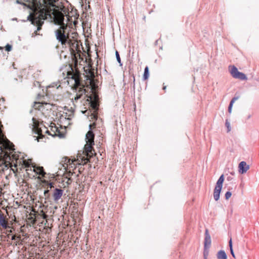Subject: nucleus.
Instances as JSON below:
<instances>
[{
  "instance_id": "obj_1",
  "label": "nucleus",
  "mask_w": 259,
  "mask_h": 259,
  "mask_svg": "<svg viewBox=\"0 0 259 259\" xmlns=\"http://www.w3.org/2000/svg\"><path fill=\"white\" fill-rule=\"evenodd\" d=\"M66 45L70 48L73 61V63L69 66L71 70L67 73L68 79L67 81L68 83H70L71 81H73V89L76 90L77 88H79L81 89L78 91V94L74 99L76 101L82 96L84 92L82 89V85L81 83V73L77 68L78 62H79L80 63L83 60V54L80 50L79 43L76 40L69 38L67 41Z\"/></svg>"
},
{
  "instance_id": "obj_2",
  "label": "nucleus",
  "mask_w": 259,
  "mask_h": 259,
  "mask_svg": "<svg viewBox=\"0 0 259 259\" xmlns=\"http://www.w3.org/2000/svg\"><path fill=\"white\" fill-rule=\"evenodd\" d=\"M48 16H51L50 11L46 8H42L39 10L36 9L29 15L28 19L32 24L37 27V30L34 32L36 35L37 31L41 29L44 20L47 18Z\"/></svg>"
},
{
  "instance_id": "obj_3",
  "label": "nucleus",
  "mask_w": 259,
  "mask_h": 259,
  "mask_svg": "<svg viewBox=\"0 0 259 259\" xmlns=\"http://www.w3.org/2000/svg\"><path fill=\"white\" fill-rule=\"evenodd\" d=\"M71 88L73 92L75 93V96L74 98H72V101L73 103H77L79 99H85L87 98V99L85 100L86 102L88 103L89 104H90V106L95 110L97 111L98 109V106H99V103H98V96L97 95L94 94V99H93V97L91 96H88L85 95L86 90L84 89V85L83 84V82H82V78H81V83L82 85V89L84 90V93L82 94V96H81L80 98L76 100V101L74 100L75 98V97L78 94V91L80 90L79 88H77L76 90L73 89V81H71Z\"/></svg>"
},
{
  "instance_id": "obj_4",
  "label": "nucleus",
  "mask_w": 259,
  "mask_h": 259,
  "mask_svg": "<svg viewBox=\"0 0 259 259\" xmlns=\"http://www.w3.org/2000/svg\"><path fill=\"white\" fill-rule=\"evenodd\" d=\"M70 28L67 24H63L56 31L57 39L61 42L62 45L66 46L67 41L70 38L69 36V31Z\"/></svg>"
},
{
  "instance_id": "obj_5",
  "label": "nucleus",
  "mask_w": 259,
  "mask_h": 259,
  "mask_svg": "<svg viewBox=\"0 0 259 259\" xmlns=\"http://www.w3.org/2000/svg\"><path fill=\"white\" fill-rule=\"evenodd\" d=\"M44 98V96L38 95L36 101L34 102L33 106L35 109L40 111L43 114H45L46 110H51L50 104L46 102Z\"/></svg>"
},
{
  "instance_id": "obj_6",
  "label": "nucleus",
  "mask_w": 259,
  "mask_h": 259,
  "mask_svg": "<svg viewBox=\"0 0 259 259\" xmlns=\"http://www.w3.org/2000/svg\"><path fill=\"white\" fill-rule=\"evenodd\" d=\"M94 144L87 143L84 146V152L85 153L84 156L81 157L80 156L79 158L81 161L82 164L84 165L90 161L89 158H91L93 155H96L93 146Z\"/></svg>"
},
{
  "instance_id": "obj_7",
  "label": "nucleus",
  "mask_w": 259,
  "mask_h": 259,
  "mask_svg": "<svg viewBox=\"0 0 259 259\" xmlns=\"http://www.w3.org/2000/svg\"><path fill=\"white\" fill-rule=\"evenodd\" d=\"M63 166L66 169H68L70 171L71 169H73L76 167L77 164H82L81 161L79 158L77 159H70L67 157H64L62 158L61 161Z\"/></svg>"
},
{
  "instance_id": "obj_8",
  "label": "nucleus",
  "mask_w": 259,
  "mask_h": 259,
  "mask_svg": "<svg viewBox=\"0 0 259 259\" xmlns=\"http://www.w3.org/2000/svg\"><path fill=\"white\" fill-rule=\"evenodd\" d=\"M224 180V176L222 174L217 181L215 188L213 190V198L215 201H218L220 199V194L222 190Z\"/></svg>"
},
{
  "instance_id": "obj_9",
  "label": "nucleus",
  "mask_w": 259,
  "mask_h": 259,
  "mask_svg": "<svg viewBox=\"0 0 259 259\" xmlns=\"http://www.w3.org/2000/svg\"><path fill=\"white\" fill-rule=\"evenodd\" d=\"M231 75L234 78L239 79L241 80L247 79L246 75L243 72L238 71V68L234 65H230L229 67Z\"/></svg>"
},
{
  "instance_id": "obj_10",
  "label": "nucleus",
  "mask_w": 259,
  "mask_h": 259,
  "mask_svg": "<svg viewBox=\"0 0 259 259\" xmlns=\"http://www.w3.org/2000/svg\"><path fill=\"white\" fill-rule=\"evenodd\" d=\"M50 130L48 129L46 127L44 126L45 133L48 135L52 136V137L60 136H62L60 130L58 127L56 125V124L53 122H51L50 126Z\"/></svg>"
},
{
  "instance_id": "obj_11",
  "label": "nucleus",
  "mask_w": 259,
  "mask_h": 259,
  "mask_svg": "<svg viewBox=\"0 0 259 259\" xmlns=\"http://www.w3.org/2000/svg\"><path fill=\"white\" fill-rule=\"evenodd\" d=\"M33 121V127L32 130L34 133L38 135L37 139L38 140L39 139H42L44 137V136L42 134V130L41 127H40V125L42 124V123H40L36 118H32Z\"/></svg>"
},
{
  "instance_id": "obj_12",
  "label": "nucleus",
  "mask_w": 259,
  "mask_h": 259,
  "mask_svg": "<svg viewBox=\"0 0 259 259\" xmlns=\"http://www.w3.org/2000/svg\"><path fill=\"white\" fill-rule=\"evenodd\" d=\"M52 14L55 24L60 25V26L64 24L63 23L64 16L62 12L58 10H55L52 12Z\"/></svg>"
},
{
  "instance_id": "obj_13",
  "label": "nucleus",
  "mask_w": 259,
  "mask_h": 259,
  "mask_svg": "<svg viewBox=\"0 0 259 259\" xmlns=\"http://www.w3.org/2000/svg\"><path fill=\"white\" fill-rule=\"evenodd\" d=\"M249 168V165L247 164L244 161H241L238 165V171L240 174H244L246 172Z\"/></svg>"
},
{
  "instance_id": "obj_14",
  "label": "nucleus",
  "mask_w": 259,
  "mask_h": 259,
  "mask_svg": "<svg viewBox=\"0 0 259 259\" xmlns=\"http://www.w3.org/2000/svg\"><path fill=\"white\" fill-rule=\"evenodd\" d=\"M211 237L208 230L206 229L204 233V247H210L211 245Z\"/></svg>"
},
{
  "instance_id": "obj_15",
  "label": "nucleus",
  "mask_w": 259,
  "mask_h": 259,
  "mask_svg": "<svg viewBox=\"0 0 259 259\" xmlns=\"http://www.w3.org/2000/svg\"><path fill=\"white\" fill-rule=\"evenodd\" d=\"M63 195V190L62 189L56 188L53 194L54 200L56 202L58 201Z\"/></svg>"
},
{
  "instance_id": "obj_16",
  "label": "nucleus",
  "mask_w": 259,
  "mask_h": 259,
  "mask_svg": "<svg viewBox=\"0 0 259 259\" xmlns=\"http://www.w3.org/2000/svg\"><path fill=\"white\" fill-rule=\"evenodd\" d=\"M95 135L91 131H89L86 134V142L94 144Z\"/></svg>"
},
{
  "instance_id": "obj_17",
  "label": "nucleus",
  "mask_w": 259,
  "mask_h": 259,
  "mask_svg": "<svg viewBox=\"0 0 259 259\" xmlns=\"http://www.w3.org/2000/svg\"><path fill=\"white\" fill-rule=\"evenodd\" d=\"M33 170L37 175L41 176V177H45L46 172L44 171V169L42 166H33Z\"/></svg>"
},
{
  "instance_id": "obj_18",
  "label": "nucleus",
  "mask_w": 259,
  "mask_h": 259,
  "mask_svg": "<svg viewBox=\"0 0 259 259\" xmlns=\"http://www.w3.org/2000/svg\"><path fill=\"white\" fill-rule=\"evenodd\" d=\"M32 211L34 212H35V211L34 209H32ZM27 220L29 223L34 225L36 223V216L35 213H31L30 212L29 214V217L27 218Z\"/></svg>"
},
{
  "instance_id": "obj_19",
  "label": "nucleus",
  "mask_w": 259,
  "mask_h": 259,
  "mask_svg": "<svg viewBox=\"0 0 259 259\" xmlns=\"http://www.w3.org/2000/svg\"><path fill=\"white\" fill-rule=\"evenodd\" d=\"M0 226L4 229L8 227V221L4 214H0Z\"/></svg>"
},
{
  "instance_id": "obj_20",
  "label": "nucleus",
  "mask_w": 259,
  "mask_h": 259,
  "mask_svg": "<svg viewBox=\"0 0 259 259\" xmlns=\"http://www.w3.org/2000/svg\"><path fill=\"white\" fill-rule=\"evenodd\" d=\"M13 146H14V145L12 143H10L9 142L8 143L3 144L2 146L0 147V150L1 151V154H2V153L3 152V147L4 148H5V149H9V150H11L13 149Z\"/></svg>"
},
{
  "instance_id": "obj_21",
  "label": "nucleus",
  "mask_w": 259,
  "mask_h": 259,
  "mask_svg": "<svg viewBox=\"0 0 259 259\" xmlns=\"http://www.w3.org/2000/svg\"><path fill=\"white\" fill-rule=\"evenodd\" d=\"M218 259H227V255L225 251L223 250L219 251L217 254Z\"/></svg>"
},
{
  "instance_id": "obj_22",
  "label": "nucleus",
  "mask_w": 259,
  "mask_h": 259,
  "mask_svg": "<svg viewBox=\"0 0 259 259\" xmlns=\"http://www.w3.org/2000/svg\"><path fill=\"white\" fill-rule=\"evenodd\" d=\"M229 247L230 253H231L232 256L234 258H235V253L234 252L233 249V244H232V241L231 238H230V240L229 241Z\"/></svg>"
},
{
  "instance_id": "obj_23",
  "label": "nucleus",
  "mask_w": 259,
  "mask_h": 259,
  "mask_svg": "<svg viewBox=\"0 0 259 259\" xmlns=\"http://www.w3.org/2000/svg\"><path fill=\"white\" fill-rule=\"evenodd\" d=\"M210 247H204L203 249V258L207 259L209 253V249Z\"/></svg>"
},
{
  "instance_id": "obj_24",
  "label": "nucleus",
  "mask_w": 259,
  "mask_h": 259,
  "mask_svg": "<svg viewBox=\"0 0 259 259\" xmlns=\"http://www.w3.org/2000/svg\"><path fill=\"white\" fill-rule=\"evenodd\" d=\"M149 68L147 66V67H145V70H144V75H143L144 79L145 80L147 79L148 78V77H149Z\"/></svg>"
},
{
  "instance_id": "obj_25",
  "label": "nucleus",
  "mask_w": 259,
  "mask_h": 259,
  "mask_svg": "<svg viewBox=\"0 0 259 259\" xmlns=\"http://www.w3.org/2000/svg\"><path fill=\"white\" fill-rule=\"evenodd\" d=\"M42 2L46 6H53V0H42Z\"/></svg>"
},
{
  "instance_id": "obj_26",
  "label": "nucleus",
  "mask_w": 259,
  "mask_h": 259,
  "mask_svg": "<svg viewBox=\"0 0 259 259\" xmlns=\"http://www.w3.org/2000/svg\"><path fill=\"white\" fill-rule=\"evenodd\" d=\"M87 76L89 79H93L95 77L94 71L93 70H90L89 71V74L87 75Z\"/></svg>"
},
{
  "instance_id": "obj_27",
  "label": "nucleus",
  "mask_w": 259,
  "mask_h": 259,
  "mask_svg": "<svg viewBox=\"0 0 259 259\" xmlns=\"http://www.w3.org/2000/svg\"><path fill=\"white\" fill-rule=\"evenodd\" d=\"M91 118L92 120H97L98 118V113L97 111H94L91 115Z\"/></svg>"
},
{
  "instance_id": "obj_28",
  "label": "nucleus",
  "mask_w": 259,
  "mask_h": 259,
  "mask_svg": "<svg viewBox=\"0 0 259 259\" xmlns=\"http://www.w3.org/2000/svg\"><path fill=\"white\" fill-rule=\"evenodd\" d=\"M232 196V192L230 191V189H229V191L226 192L225 194V198L226 200H228L231 196Z\"/></svg>"
},
{
  "instance_id": "obj_29",
  "label": "nucleus",
  "mask_w": 259,
  "mask_h": 259,
  "mask_svg": "<svg viewBox=\"0 0 259 259\" xmlns=\"http://www.w3.org/2000/svg\"><path fill=\"white\" fill-rule=\"evenodd\" d=\"M225 126L227 127V133H229L231 130V126H230V122L228 121V119H226V121H225Z\"/></svg>"
},
{
  "instance_id": "obj_30",
  "label": "nucleus",
  "mask_w": 259,
  "mask_h": 259,
  "mask_svg": "<svg viewBox=\"0 0 259 259\" xmlns=\"http://www.w3.org/2000/svg\"><path fill=\"white\" fill-rule=\"evenodd\" d=\"M38 215L42 217L43 219L47 220L48 218V215L44 212L42 210L40 211V212L38 213Z\"/></svg>"
},
{
  "instance_id": "obj_31",
  "label": "nucleus",
  "mask_w": 259,
  "mask_h": 259,
  "mask_svg": "<svg viewBox=\"0 0 259 259\" xmlns=\"http://www.w3.org/2000/svg\"><path fill=\"white\" fill-rule=\"evenodd\" d=\"M44 196L45 199H49L50 197V193H49V190H47L44 191Z\"/></svg>"
},
{
  "instance_id": "obj_32",
  "label": "nucleus",
  "mask_w": 259,
  "mask_h": 259,
  "mask_svg": "<svg viewBox=\"0 0 259 259\" xmlns=\"http://www.w3.org/2000/svg\"><path fill=\"white\" fill-rule=\"evenodd\" d=\"M115 54H116V57L118 62L120 63L121 60H120V58L119 54L118 52L117 51H116Z\"/></svg>"
},
{
  "instance_id": "obj_33",
  "label": "nucleus",
  "mask_w": 259,
  "mask_h": 259,
  "mask_svg": "<svg viewBox=\"0 0 259 259\" xmlns=\"http://www.w3.org/2000/svg\"><path fill=\"white\" fill-rule=\"evenodd\" d=\"M6 50L8 52H9L11 51L12 50V46L9 44L7 45L5 47Z\"/></svg>"
},
{
  "instance_id": "obj_34",
  "label": "nucleus",
  "mask_w": 259,
  "mask_h": 259,
  "mask_svg": "<svg viewBox=\"0 0 259 259\" xmlns=\"http://www.w3.org/2000/svg\"><path fill=\"white\" fill-rule=\"evenodd\" d=\"M23 164L24 165L25 167H28L30 165V163L28 161H27L26 160L23 161Z\"/></svg>"
},
{
  "instance_id": "obj_35",
  "label": "nucleus",
  "mask_w": 259,
  "mask_h": 259,
  "mask_svg": "<svg viewBox=\"0 0 259 259\" xmlns=\"http://www.w3.org/2000/svg\"><path fill=\"white\" fill-rule=\"evenodd\" d=\"M96 124L95 122H93L92 124H91L90 125V129H94L95 128H96Z\"/></svg>"
},
{
  "instance_id": "obj_36",
  "label": "nucleus",
  "mask_w": 259,
  "mask_h": 259,
  "mask_svg": "<svg viewBox=\"0 0 259 259\" xmlns=\"http://www.w3.org/2000/svg\"><path fill=\"white\" fill-rule=\"evenodd\" d=\"M20 236H17L16 235H14L12 237V240H16V239H20Z\"/></svg>"
},
{
  "instance_id": "obj_37",
  "label": "nucleus",
  "mask_w": 259,
  "mask_h": 259,
  "mask_svg": "<svg viewBox=\"0 0 259 259\" xmlns=\"http://www.w3.org/2000/svg\"><path fill=\"white\" fill-rule=\"evenodd\" d=\"M233 106L231 105H229L228 111V112L231 114L232 112V109Z\"/></svg>"
},
{
  "instance_id": "obj_38",
  "label": "nucleus",
  "mask_w": 259,
  "mask_h": 259,
  "mask_svg": "<svg viewBox=\"0 0 259 259\" xmlns=\"http://www.w3.org/2000/svg\"><path fill=\"white\" fill-rule=\"evenodd\" d=\"M239 98V96H236V95L232 99L233 100V101H236V100H237Z\"/></svg>"
},
{
  "instance_id": "obj_39",
  "label": "nucleus",
  "mask_w": 259,
  "mask_h": 259,
  "mask_svg": "<svg viewBox=\"0 0 259 259\" xmlns=\"http://www.w3.org/2000/svg\"><path fill=\"white\" fill-rule=\"evenodd\" d=\"M49 187H50V188H51H51H53V187H54L53 184V183H49Z\"/></svg>"
},
{
  "instance_id": "obj_40",
  "label": "nucleus",
  "mask_w": 259,
  "mask_h": 259,
  "mask_svg": "<svg viewBox=\"0 0 259 259\" xmlns=\"http://www.w3.org/2000/svg\"><path fill=\"white\" fill-rule=\"evenodd\" d=\"M235 101H233L232 99L230 102L229 105L233 106V104L234 103Z\"/></svg>"
},
{
  "instance_id": "obj_41",
  "label": "nucleus",
  "mask_w": 259,
  "mask_h": 259,
  "mask_svg": "<svg viewBox=\"0 0 259 259\" xmlns=\"http://www.w3.org/2000/svg\"><path fill=\"white\" fill-rule=\"evenodd\" d=\"M166 86H163V88H162L163 90H165L166 89Z\"/></svg>"
},
{
  "instance_id": "obj_42",
  "label": "nucleus",
  "mask_w": 259,
  "mask_h": 259,
  "mask_svg": "<svg viewBox=\"0 0 259 259\" xmlns=\"http://www.w3.org/2000/svg\"><path fill=\"white\" fill-rule=\"evenodd\" d=\"M250 116H251V115H249L248 116L247 118H248V119H249V118L250 117Z\"/></svg>"
},
{
  "instance_id": "obj_43",
  "label": "nucleus",
  "mask_w": 259,
  "mask_h": 259,
  "mask_svg": "<svg viewBox=\"0 0 259 259\" xmlns=\"http://www.w3.org/2000/svg\"><path fill=\"white\" fill-rule=\"evenodd\" d=\"M230 179V177H228V178H227V180H229Z\"/></svg>"
}]
</instances>
